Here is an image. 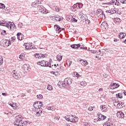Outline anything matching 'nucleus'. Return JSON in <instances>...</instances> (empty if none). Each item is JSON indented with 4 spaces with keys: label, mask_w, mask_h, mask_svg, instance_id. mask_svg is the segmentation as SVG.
<instances>
[{
    "label": "nucleus",
    "mask_w": 126,
    "mask_h": 126,
    "mask_svg": "<svg viewBox=\"0 0 126 126\" xmlns=\"http://www.w3.org/2000/svg\"><path fill=\"white\" fill-rule=\"evenodd\" d=\"M22 116L18 115L15 117V126H23L25 125L24 122L22 121Z\"/></svg>",
    "instance_id": "obj_1"
},
{
    "label": "nucleus",
    "mask_w": 126,
    "mask_h": 126,
    "mask_svg": "<svg viewBox=\"0 0 126 126\" xmlns=\"http://www.w3.org/2000/svg\"><path fill=\"white\" fill-rule=\"evenodd\" d=\"M64 119L67 122H70L71 123H77L78 122V117L73 115H66L64 117Z\"/></svg>",
    "instance_id": "obj_2"
},
{
    "label": "nucleus",
    "mask_w": 126,
    "mask_h": 126,
    "mask_svg": "<svg viewBox=\"0 0 126 126\" xmlns=\"http://www.w3.org/2000/svg\"><path fill=\"white\" fill-rule=\"evenodd\" d=\"M8 29H10V30H14L15 29V24L13 23H11L8 21H5V25L4 26Z\"/></svg>",
    "instance_id": "obj_3"
},
{
    "label": "nucleus",
    "mask_w": 126,
    "mask_h": 126,
    "mask_svg": "<svg viewBox=\"0 0 126 126\" xmlns=\"http://www.w3.org/2000/svg\"><path fill=\"white\" fill-rule=\"evenodd\" d=\"M52 69H53V70H55V71L52 72L53 74H57V75H60L59 72H61V71H63V70H64V69H62V67L61 66L57 67L55 69V67H53Z\"/></svg>",
    "instance_id": "obj_4"
},
{
    "label": "nucleus",
    "mask_w": 126,
    "mask_h": 126,
    "mask_svg": "<svg viewBox=\"0 0 126 126\" xmlns=\"http://www.w3.org/2000/svg\"><path fill=\"white\" fill-rule=\"evenodd\" d=\"M82 6H83V5L82 4V3H77L73 5L72 11H76L77 10V9L82 8Z\"/></svg>",
    "instance_id": "obj_5"
},
{
    "label": "nucleus",
    "mask_w": 126,
    "mask_h": 126,
    "mask_svg": "<svg viewBox=\"0 0 126 126\" xmlns=\"http://www.w3.org/2000/svg\"><path fill=\"white\" fill-rule=\"evenodd\" d=\"M72 83V79L70 78H66L64 80V84H65V86L66 87H67V86H69Z\"/></svg>",
    "instance_id": "obj_6"
},
{
    "label": "nucleus",
    "mask_w": 126,
    "mask_h": 126,
    "mask_svg": "<svg viewBox=\"0 0 126 126\" xmlns=\"http://www.w3.org/2000/svg\"><path fill=\"white\" fill-rule=\"evenodd\" d=\"M96 15L99 18H103V16H105L103 10L101 9H98L96 10Z\"/></svg>",
    "instance_id": "obj_7"
},
{
    "label": "nucleus",
    "mask_w": 126,
    "mask_h": 126,
    "mask_svg": "<svg viewBox=\"0 0 126 126\" xmlns=\"http://www.w3.org/2000/svg\"><path fill=\"white\" fill-rule=\"evenodd\" d=\"M1 44L4 48H6V47H8L11 44V41L7 39H5L1 42Z\"/></svg>",
    "instance_id": "obj_8"
},
{
    "label": "nucleus",
    "mask_w": 126,
    "mask_h": 126,
    "mask_svg": "<svg viewBox=\"0 0 126 126\" xmlns=\"http://www.w3.org/2000/svg\"><path fill=\"white\" fill-rule=\"evenodd\" d=\"M12 74L13 75V77H14L15 79L18 80L20 78H21V76H20V74L18 73L15 70L12 72Z\"/></svg>",
    "instance_id": "obj_9"
},
{
    "label": "nucleus",
    "mask_w": 126,
    "mask_h": 126,
    "mask_svg": "<svg viewBox=\"0 0 126 126\" xmlns=\"http://www.w3.org/2000/svg\"><path fill=\"white\" fill-rule=\"evenodd\" d=\"M43 105V103L41 102V101H37L34 103L33 104V107L35 109H42L41 107Z\"/></svg>",
    "instance_id": "obj_10"
},
{
    "label": "nucleus",
    "mask_w": 126,
    "mask_h": 126,
    "mask_svg": "<svg viewBox=\"0 0 126 126\" xmlns=\"http://www.w3.org/2000/svg\"><path fill=\"white\" fill-rule=\"evenodd\" d=\"M110 89H116L120 87V85L117 83H112L109 86Z\"/></svg>",
    "instance_id": "obj_11"
},
{
    "label": "nucleus",
    "mask_w": 126,
    "mask_h": 126,
    "mask_svg": "<svg viewBox=\"0 0 126 126\" xmlns=\"http://www.w3.org/2000/svg\"><path fill=\"white\" fill-rule=\"evenodd\" d=\"M8 105L11 106L12 108L14 109V110H16L17 109V104L15 102H12V101H9L8 102Z\"/></svg>",
    "instance_id": "obj_12"
},
{
    "label": "nucleus",
    "mask_w": 126,
    "mask_h": 126,
    "mask_svg": "<svg viewBox=\"0 0 126 126\" xmlns=\"http://www.w3.org/2000/svg\"><path fill=\"white\" fill-rule=\"evenodd\" d=\"M22 68L24 70L30 71L31 70V68L30 67V65L29 64H25L23 65Z\"/></svg>",
    "instance_id": "obj_13"
},
{
    "label": "nucleus",
    "mask_w": 126,
    "mask_h": 126,
    "mask_svg": "<svg viewBox=\"0 0 126 126\" xmlns=\"http://www.w3.org/2000/svg\"><path fill=\"white\" fill-rule=\"evenodd\" d=\"M78 62L79 63H80L83 66H86V65L88 64V62H87V61H84L82 59H79Z\"/></svg>",
    "instance_id": "obj_14"
},
{
    "label": "nucleus",
    "mask_w": 126,
    "mask_h": 126,
    "mask_svg": "<svg viewBox=\"0 0 126 126\" xmlns=\"http://www.w3.org/2000/svg\"><path fill=\"white\" fill-rule=\"evenodd\" d=\"M41 2V0H36L34 2L32 3V7H36L38 4H40Z\"/></svg>",
    "instance_id": "obj_15"
},
{
    "label": "nucleus",
    "mask_w": 126,
    "mask_h": 126,
    "mask_svg": "<svg viewBox=\"0 0 126 126\" xmlns=\"http://www.w3.org/2000/svg\"><path fill=\"white\" fill-rule=\"evenodd\" d=\"M117 116L119 119H123V118H125V114L123 112L119 111L117 112Z\"/></svg>",
    "instance_id": "obj_16"
},
{
    "label": "nucleus",
    "mask_w": 126,
    "mask_h": 126,
    "mask_svg": "<svg viewBox=\"0 0 126 126\" xmlns=\"http://www.w3.org/2000/svg\"><path fill=\"white\" fill-rule=\"evenodd\" d=\"M35 115L36 117H40L42 115V109H35Z\"/></svg>",
    "instance_id": "obj_17"
},
{
    "label": "nucleus",
    "mask_w": 126,
    "mask_h": 126,
    "mask_svg": "<svg viewBox=\"0 0 126 126\" xmlns=\"http://www.w3.org/2000/svg\"><path fill=\"white\" fill-rule=\"evenodd\" d=\"M97 116L99 121H104V120H105V119L107 118V117L101 114L100 113H97Z\"/></svg>",
    "instance_id": "obj_18"
},
{
    "label": "nucleus",
    "mask_w": 126,
    "mask_h": 126,
    "mask_svg": "<svg viewBox=\"0 0 126 126\" xmlns=\"http://www.w3.org/2000/svg\"><path fill=\"white\" fill-rule=\"evenodd\" d=\"M54 28H55L57 33H61V32L63 30V29H61V27H60V26L58 25H55Z\"/></svg>",
    "instance_id": "obj_19"
},
{
    "label": "nucleus",
    "mask_w": 126,
    "mask_h": 126,
    "mask_svg": "<svg viewBox=\"0 0 126 126\" xmlns=\"http://www.w3.org/2000/svg\"><path fill=\"white\" fill-rule=\"evenodd\" d=\"M17 39L20 41H22L23 40V34L21 32H18L17 34Z\"/></svg>",
    "instance_id": "obj_20"
},
{
    "label": "nucleus",
    "mask_w": 126,
    "mask_h": 126,
    "mask_svg": "<svg viewBox=\"0 0 126 126\" xmlns=\"http://www.w3.org/2000/svg\"><path fill=\"white\" fill-rule=\"evenodd\" d=\"M98 56H104V54H105V50L104 49H101V50H98L97 51V53Z\"/></svg>",
    "instance_id": "obj_21"
},
{
    "label": "nucleus",
    "mask_w": 126,
    "mask_h": 126,
    "mask_svg": "<svg viewBox=\"0 0 126 126\" xmlns=\"http://www.w3.org/2000/svg\"><path fill=\"white\" fill-rule=\"evenodd\" d=\"M106 12V13H110L111 14H114V13H117V11H116V8H111V10H107Z\"/></svg>",
    "instance_id": "obj_22"
},
{
    "label": "nucleus",
    "mask_w": 126,
    "mask_h": 126,
    "mask_svg": "<svg viewBox=\"0 0 126 126\" xmlns=\"http://www.w3.org/2000/svg\"><path fill=\"white\" fill-rule=\"evenodd\" d=\"M81 46V45L80 44H73L71 45L70 47L71 48H72V49H76L77 50H78L79 48Z\"/></svg>",
    "instance_id": "obj_23"
},
{
    "label": "nucleus",
    "mask_w": 126,
    "mask_h": 126,
    "mask_svg": "<svg viewBox=\"0 0 126 126\" xmlns=\"http://www.w3.org/2000/svg\"><path fill=\"white\" fill-rule=\"evenodd\" d=\"M58 85L60 88H62V87H66L64 84V82L63 81H59L58 82Z\"/></svg>",
    "instance_id": "obj_24"
},
{
    "label": "nucleus",
    "mask_w": 126,
    "mask_h": 126,
    "mask_svg": "<svg viewBox=\"0 0 126 126\" xmlns=\"http://www.w3.org/2000/svg\"><path fill=\"white\" fill-rule=\"evenodd\" d=\"M113 123L110 121H106L103 124V126H113Z\"/></svg>",
    "instance_id": "obj_25"
},
{
    "label": "nucleus",
    "mask_w": 126,
    "mask_h": 126,
    "mask_svg": "<svg viewBox=\"0 0 126 126\" xmlns=\"http://www.w3.org/2000/svg\"><path fill=\"white\" fill-rule=\"evenodd\" d=\"M45 63H46L45 60L39 61L37 63V64H38V65H41V66H44V67L45 65Z\"/></svg>",
    "instance_id": "obj_26"
},
{
    "label": "nucleus",
    "mask_w": 126,
    "mask_h": 126,
    "mask_svg": "<svg viewBox=\"0 0 126 126\" xmlns=\"http://www.w3.org/2000/svg\"><path fill=\"white\" fill-rule=\"evenodd\" d=\"M100 109H101L102 112H107L108 111V107L106 105L100 106Z\"/></svg>",
    "instance_id": "obj_27"
},
{
    "label": "nucleus",
    "mask_w": 126,
    "mask_h": 126,
    "mask_svg": "<svg viewBox=\"0 0 126 126\" xmlns=\"http://www.w3.org/2000/svg\"><path fill=\"white\" fill-rule=\"evenodd\" d=\"M100 27L103 29H106V28H108V24H107V22H103L101 24Z\"/></svg>",
    "instance_id": "obj_28"
},
{
    "label": "nucleus",
    "mask_w": 126,
    "mask_h": 126,
    "mask_svg": "<svg viewBox=\"0 0 126 126\" xmlns=\"http://www.w3.org/2000/svg\"><path fill=\"white\" fill-rule=\"evenodd\" d=\"M45 65H44V67H52V65H51V62H49L48 61H45Z\"/></svg>",
    "instance_id": "obj_29"
},
{
    "label": "nucleus",
    "mask_w": 126,
    "mask_h": 126,
    "mask_svg": "<svg viewBox=\"0 0 126 126\" xmlns=\"http://www.w3.org/2000/svg\"><path fill=\"white\" fill-rule=\"evenodd\" d=\"M68 21H71V22H77V20L76 19L70 16L69 19H67Z\"/></svg>",
    "instance_id": "obj_30"
},
{
    "label": "nucleus",
    "mask_w": 126,
    "mask_h": 126,
    "mask_svg": "<svg viewBox=\"0 0 126 126\" xmlns=\"http://www.w3.org/2000/svg\"><path fill=\"white\" fill-rule=\"evenodd\" d=\"M46 109L50 111H55V110H56V107L54 106H47L46 107Z\"/></svg>",
    "instance_id": "obj_31"
},
{
    "label": "nucleus",
    "mask_w": 126,
    "mask_h": 126,
    "mask_svg": "<svg viewBox=\"0 0 126 126\" xmlns=\"http://www.w3.org/2000/svg\"><path fill=\"white\" fill-rule=\"evenodd\" d=\"M121 19L119 18H116L114 20V22L116 24H120V23H121Z\"/></svg>",
    "instance_id": "obj_32"
},
{
    "label": "nucleus",
    "mask_w": 126,
    "mask_h": 126,
    "mask_svg": "<svg viewBox=\"0 0 126 126\" xmlns=\"http://www.w3.org/2000/svg\"><path fill=\"white\" fill-rule=\"evenodd\" d=\"M112 3L113 4H114V3H115V5H120L121 4L119 2H118V1H117V0H113L111 1V4H112Z\"/></svg>",
    "instance_id": "obj_33"
},
{
    "label": "nucleus",
    "mask_w": 126,
    "mask_h": 126,
    "mask_svg": "<svg viewBox=\"0 0 126 126\" xmlns=\"http://www.w3.org/2000/svg\"><path fill=\"white\" fill-rule=\"evenodd\" d=\"M119 38L120 39H124V38H125V37H126V34L125 33H124V32H121L120 34H119Z\"/></svg>",
    "instance_id": "obj_34"
},
{
    "label": "nucleus",
    "mask_w": 126,
    "mask_h": 126,
    "mask_svg": "<svg viewBox=\"0 0 126 126\" xmlns=\"http://www.w3.org/2000/svg\"><path fill=\"white\" fill-rule=\"evenodd\" d=\"M24 47H25L26 50H30V45L28 43H25L24 45Z\"/></svg>",
    "instance_id": "obj_35"
},
{
    "label": "nucleus",
    "mask_w": 126,
    "mask_h": 126,
    "mask_svg": "<svg viewBox=\"0 0 126 126\" xmlns=\"http://www.w3.org/2000/svg\"><path fill=\"white\" fill-rule=\"evenodd\" d=\"M54 18L55 19L56 21H61V19H62L61 17L59 15H56L54 16Z\"/></svg>",
    "instance_id": "obj_36"
},
{
    "label": "nucleus",
    "mask_w": 126,
    "mask_h": 126,
    "mask_svg": "<svg viewBox=\"0 0 126 126\" xmlns=\"http://www.w3.org/2000/svg\"><path fill=\"white\" fill-rule=\"evenodd\" d=\"M80 85L81 86H82L83 87H85V86H86L87 85V83L85 81H82L80 83Z\"/></svg>",
    "instance_id": "obj_37"
},
{
    "label": "nucleus",
    "mask_w": 126,
    "mask_h": 126,
    "mask_svg": "<svg viewBox=\"0 0 126 126\" xmlns=\"http://www.w3.org/2000/svg\"><path fill=\"white\" fill-rule=\"evenodd\" d=\"M57 61H58V62H61V61H62V60H63V56L60 55H58L57 56Z\"/></svg>",
    "instance_id": "obj_38"
},
{
    "label": "nucleus",
    "mask_w": 126,
    "mask_h": 126,
    "mask_svg": "<svg viewBox=\"0 0 126 126\" xmlns=\"http://www.w3.org/2000/svg\"><path fill=\"white\" fill-rule=\"evenodd\" d=\"M73 75L74 76L77 77V78H79V77H81V75H79V74H78L77 72H73Z\"/></svg>",
    "instance_id": "obj_39"
},
{
    "label": "nucleus",
    "mask_w": 126,
    "mask_h": 126,
    "mask_svg": "<svg viewBox=\"0 0 126 126\" xmlns=\"http://www.w3.org/2000/svg\"><path fill=\"white\" fill-rule=\"evenodd\" d=\"M19 59L21 60H24L25 59V54L24 53H22L19 56Z\"/></svg>",
    "instance_id": "obj_40"
},
{
    "label": "nucleus",
    "mask_w": 126,
    "mask_h": 126,
    "mask_svg": "<svg viewBox=\"0 0 126 126\" xmlns=\"http://www.w3.org/2000/svg\"><path fill=\"white\" fill-rule=\"evenodd\" d=\"M38 56H39V59H44V58H46V54H42L41 53H38Z\"/></svg>",
    "instance_id": "obj_41"
},
{
    "label": "nucleus",
    "mask_w": 126,
    "mask_h": 126,
    "mask_svg": "<svg viewBox=\"0 0 126 126\" xmlns=\"http://www.w3.org/2000/svg\"><path fill=\"white\" fill-rule=\"evenodd\" d=\"M38 9L39 10L40 12H41V11L43 10V9H45V7H44V6H43L38 5Z\"/></svg>",
    "instance_id": "obj_42"
},
{
    "label": "nucleus",
    "mask_w": 126,
    "mask_h": 126,
    "mask_svg": "<svg viewBox=\"0 0 126 126\" xmlns=\"http://www.w3.org/2000/svg\"><path fill=\"white\" fill-rule=\"evenodd\" d=\"M30 44V50H32L33 49H35V46H34V44L32 43H29Z\"/></svg>",
    "instance_id": "obj_43"
},
{
    "label": "nucleus",
    "mask_w": 126,
    "mask_h": 126,
    "mask_svg": "<svg viewBox=\"0 0 126 126\" xmlns=\"http://www.w3.org/2000/svg\"><path fill=\"white\" fill-rule=\"evenodd\" d=\"M117 98H120V99H122L123 98V94L122 93H119L116 94Z\"/></svg>",
    "instance_id": "obj_44"
},
{
    "label": "nucleus",
    "mask_w": 126,
    "mask_h": 126,
    "mask_svg": "<svg viewBox=\"0 0 126 126\" xmlns=\"http://www.w3.org/2000/svg\"><path fill=\"white\" fill-rule=\"evenodd\" d=\"M66 63L68 66H70L71 65V63H72V62L69 61V60H67L66 62Z\"/></svg>",
    "instance_id": "obj_45"
},
{
    "label": "nucleus",
    "mask_w": 126,
    "mask_h": 126,
    "mask_svg": "<svg viewBox=\"0 0 126 126\" xmlns=\"http://www.w3.org/2000/svg\"><path fill=\"white\" fill-rule=\"evenodd\" d=\"M3 63V58L0 55V65Z\"/></svg>",
    "instance_id": "obj_46"
},
{
    "label": "nucleus",
    "mask_w": 126,
    "mask_h": 126,
    "mask_svg": "<svg viewBox=\"0 0 126 126\" xmlns=\"http://www.w3.org/2000/svg\"><path fill=\"white\" fill-rule=\"evenodd\" d=\"M5 21H0V26H4Z\"/></svg>",
    "instance_id": "obj_47"
},
{
    "label": "nucleus",
    "mask_w": 126,
    "mask_h": 126,
    "mask_svg": "<svg viewBox=\"0 0 126 126\" xmlns=\"http://www.w3.org/2000/svg\"><path fill=\"white\" fill-rule=\"evenodd\" d=\"M41 13H43V14H47L48 13L47 11L46 10V8H44V9H42V11H41Z\"/></svg>",
    "instance_id": "obj_48"
},
{
    "label": "nucleus",
    "mask_w": 126,
    "mask_h": 126,
    "mask_svg": "<svg viewBox=\"0 0 126 126\" xmlns=\"http://www.w3.org/2000/svg\"><path fill=\"white\" fill-rule=\"evenodd\" d=\"M47 89L48 90H49L51 91V90H53V87L52 86V85H48L47 86Z\"/></svg>",
    "instance_id": "obj_49"
},
{
    "label": "nucleus",
    "mask_w": 126,
    "mask_h": 126,
    "mask_svg": "<svg viewBox=\"0 0 126 126\" xmlns=\"http://www.w3.org/2000/svg\"><path fill=\"white\" fill-rule=\"evenodd\" d=\"M23 27V24L22 23H19L18 24V28H22Z\"/></svg>",
    "instance_id": "obj_50"
},
{
    "label": "nucleus",
    "mask_w": 126,
    "mask_h": 126,
    "mask_svg": "<svg viewBox=\"0 0 126 126\" xmlns=\"http://www.w3.org/2000/svg\"><path fill=\"white\" fill-rule=\"evenodd\" d=\"M0 8L4 9V8H5V5L4 4L0 3Z\"/></svg>",
    "instance_id": "obj_51"
},
{
    "label": "nucleus",
    "mask_w": 126,
    "mask_h": 126,
    "mask_svg": "<svg viewBox=\"0 0 126 126\" xmlns=\"http://www.w3.org/2000/svg\"><path fill=\"white\" fill-rule=\"evenodd\" d=\"M37 99H43V95L38 94L36 95Z\"/></svg>",
    "instance_id": "obj_52"
},
{
    "label": "nucleus",
    "mask_w": 126,
    "mask_h": 126,
    "mask_svg": "<svg viewBox=\"0 0 126 126\" xmlns=\"http://www.w3.org/2000/svg\"><path fill=\"white\" fill-rule=\"evenodd\" d=\"M54 120L59 121V120H60V116L59 115H55L54 116Z\"/></svg>",
    "instance_id": "obj_53"
},
{
    "label": "nucleus",
    "mask_w": 126,
    "mask_h": 126,
    "mask_svg": "<svg viewBox=\"0 0 126 126\" xmlns=\"http://www.w3.org/2000/svg\"><path fill=\"white\" fill-rule=\"evenodd\" d=\"M1 34V35H3V36H5V35H6V31L5 30L2 31Z\"/></svg>",
    "instance_id": "obj_54"
},
{
    "label": "nucleus",
    "mask_w": 126,
    "mask_h": 126,
    "mask_svg": "<svg viewBox=\"0 0 126 126\" xmlns=\"http://www.w3.org/2000/svg\"><path fill=\"white\" fill-rule=\"evenodd\" d=\"M34 57L36 58V59H40L39 57V53H36L34 54Z\"/></svg>",
    "instance_id": "obj_55"
},
{
    "label": "nucleus",
    "mask_w": 126,
    "mask_h": 126,
    "mask_svg": "<svg viewBox=\"0 0 126 126\" xmlns=\"http://www.w3.org/2000/svg\"><path fill=\"white\" fill-rule=\"evenodd\" d=\"M93 108H95V106H94V107H90L89 108H88V110L89 111H90L91 112L92 111H93Z\"/></svg>",
    "instance_id": "obj_56"
},
{
    "label": "nucleus",
    "mask_w": 126,
    "mask_h": 126,
    "mask_svg": "<svg viewBox=\"0 0 126 126\" xmlns=\"http://www.w3.org/2000/svg\"><path fill=\"white\" fill-rule=\"evenodd\" d=\"M91 53L92 54H97V51H96V50H91Z\"/></svg>",
    "instance_id": "obj_57"
},
{
    "label": "nucleus",
    "mask_w": 126,
    "mask_h": 126,
    "mask_svg": "<svg viewBox=\"0 0 126 126\" xmlns=\"http://www.w3.org/2000/svg\"><path fill=\"white\" fill-rule=\"evenodd\" d=\"M52 68L54 67L55 69L57 67V64H55L54 65H52L51 66Z\"/></svg>",
    "instance_id": "obj_58"
},
{
    "label": "nucleus",
    "mask_w": 126,
    "mask_h": 126,
    "mask_svg": "<svg viewBox=\"0 0 126 126\" xmlns=\"http://www.w3.org/2000/svg\"><path fill=\"white\" fill-rule=\"evenodd\" d=\"M84 126H90V125L87 123V122H86L85 123V124H84Z\"/></svg>",
    "instance_id": "obj_59"
},
{
    "label": "nucleus",
    "mask_w": 126,
    "mask_h": 126,
    "mask_svg": "<svg viewBox=\"0 0 126 126\" xmlns=\"http://www.w3.org/2000/svg\"><path fill=\"white\" fill-rule=\"evenodd\" d=\"M11 40H12V42H14L15 41V40H16V38L15 37H12L11 38Z\"/></svg>",
    "instance_id": "obj_60"
},
{
    "label": "nucleus",
    "mask_w": 126,
    "mask_h": 126,
    "mask_svg": "<svg viewBox=\"0 0 126 126\" xmlns=\"http://www.w3.org/2000/svg\"><path fill=\"white\" fill-rule=\"evenodd\" d=\"M86 24H89V23H90V20H86Z\"/></svg>",
    "instance_id": "obj_61"
},
{
    "label": "nucleus",
    "mask_w": 126,
    "mask_h": 126,
    "mask_svg": "<svg viewBox=\"0 0 126 126\" xmlns=\"http://www.w3.org/2000/svg\"><path fill=\"white\" fill-rule=\"evenodd\" d=\"M122 3H126V0H121Z\"/></svg>",
    "instance_id": "obj_62"
},
{
    "label": "nucleus",
    "mask_w": 126,
    "mask_h": 126,
    "mask_svg": "<svg viewBox=\"0 0 126 126\" xmlns=\"http://www.w3.org/2000/svg\"><path fill=\"white\" fill-rule=\"evenodd\" d=\"M116 13L117 14H119L120 15H121V14H122V12H121L120 11H117V12H116Z\"/></svg>",
    "instance_id": "obj_63"
},
{
    "label": "nucleus",
    "mask_w": 126,
    "mask_h": 126,
    "mask_svg": "<svg viewBox=\"0 0 126 126\" xmlns=\"http://www.w3.org/2000/svg\"><path fill=\"white\" fill-rule=\"evenodd\" d=\"M55 9H56V11H60V8H59V7H56L55 8Z\"/></svg>",
    "instance_id": "obj_64"
}]
</instances>
